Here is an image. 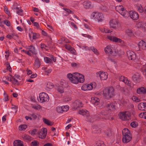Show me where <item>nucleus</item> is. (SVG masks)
I'll return each mask as SVG.
<instances>
[{
    "label": "nucleus",
    "mask_w": 146,
    "mask_h": 146,
    "mask_svg": "<svg viewBox=\"0 0 146 146\" xmlns=\"http://www.w3.org/2000/svg\"><path fill=\"white\" fill-rule=\"evenodd\" d=\"M67 77L72 83L74 84H77L79 82L83 83L85 80L84 76L77 72L74 73L72 74H68Z\"/></svg>",
    "instance_id": "nucleus-1"
},
{
    "label": "nucleus",
    "mask_w": 146,
    "mask_h": 146,
    "mask_svg": "<svg viewBox=\"0 0 146 146\" xmlns=\"http://www.w3.org/2000/svg\"><path fill=\"white\" fill-rule=\"evenodd\" d=\"M123 135V142L127 143L129 142L131 139V134L127 128H125L122 131Z\"/></svg>",
    "instance_id": "nucleus-2"
},
{
    "label": "nucleus",
    "mask_w": 146,
    "mask_h": 146,
    "mask_svg": "<svg viewBox=\"0 0 146 146\" xmlns=\"http://www.w3.org/2000/svg\"><path fill=\"white\" fill-rule=\"evenodd\" d=\"M115 9L123 17L127 18L129 17V13L122 5H119L116 6L115 7Z\"/></svg>",
    "instance_id": "nucleus-3"
},
{
    "label": "nucleus",
    "mask_w": 146,
    "mask_h": 146,
    "mask_svg": "<svg viewBox=\"0 0 146 146\" xmlns=\"http://www.w3.org/2000/svg\"><path fill=\"white\" fill-rule=\"evenodd\" d=\"M104 51L108 55L114 56L118 54V52L114 48L113 46L108 45L105 47Z\"/></svg>",
    "instance_id": "nucleus-4"
},
{
    "label": "nucleus",
    "mask_w": 146,
    "mask_h": 146,
    "mask_svg": "<svg viewBox=\"0 0 146 146\" xmlns=\"http://www.w3.org/2000/svg\"><path fill=\"white\" fill-rule=\"evenodd\" d=\"M91 18L98 22H102L104 19L103 14L101 13L98 12H94L92 13L91 15Z\"/></svg>",
    "instance_id": "nucleus-5"
},
{
    "label": "nucleus",
    "mask_w": 146,
    "mask_h": 146,
    "mask_svg": "<svg viewBox=\"0 0 146 146\" xmlns=\"http://www.w3.org/2000/svg\"><path fill=\"white\" fill-rule=\"evenodd\" d=\"M104 97L106 99L112 97L114 95V91L113 88L111 87L106 88L103 91Z\"/></svg>",
    "instance_id": "nucleus-6"
},
{
    "label": "nucleus",
    "mask_w": 146,
    "mask_h": 146,
    "mask_svg": "<svg viewBox=\"0 0 146 146\" xmlns=\"http://www.w3.org/2000/svg\"><path fill=\"white\" fill-rule=\"evenodd\" d=\"M119 117L122 120H128L130 118L131 114L129 111L122 112L119 114Z\"/></svg>",
    "instance_id": "nucleus-7"
},
{
    "label": "nucleus",
    "mask_w": 146,
    "mask_h": 146,
    "mask_svg": "<svg viewBox=\"0 0 146 146\" xmlns=\"http://www.w3.org/2000/svg\"><path fill=\"white\" fill-rule=\"evenodd\" d=\"M39 101L41 103H43L48 100L49 97L47 94L45 93H41L39 94Z\"/></svg>",
    "instance_id": "nucleus-8"
},
{
    "label": "nucleus",
    "mask_w": 146,
    "mask_h": 146,
    "mask_svg": "<svg viewBox=\"0 0 146 146\" xmlns=\"http://www.w3.org/2000/svg\"><path fill=\"white\" fill-rule=\"evenodd\" d=\"M79 113L83 116H85L86 117L87 120L89 121L90 122L92 121L91 119V117L89 115L88 111L86 110L83 109L80 110L79 111Z\"/></svg>",
    "instance_id": "nucleus-9"
},
{
    "label": "nucleus",
    "mask_w": 146,
    "mask_h": 146,
    "mask_svg": "<svg viewBox=\"0 0 146 146\" xmlns=\"http://www.w3.org/2000/svg\"><path fill=\"white\" fill-rule=\"evenodd\" d=\"M110 26L111 27L117 29L120 27V24L115 20H111L110 22Z\"/></svg>",
    "instance_id": "nucleus-10"
},
{
    "label": "nucleus",
    "mask_w": 146,
    "mask_h": 146,
    "mask_svg": "<svg viewBox=\"0 0 146 146\" xmlns=\"http://www.w3.org/2000/svg\"><path fill=\"white\" fill-rule=\"evenodd\" d=\"M47 133V130L46 128H42L38 133V137L40 138L44 139L46 138Z\"/></svg>",
    "instance_id": "nucleus-11"
},
{
    "label": "nucleus",
    "mask_w": 146,
    "mask_h": 146,
    "mask_svg": "<svg viewBox=\"0 0 146 146\" xmlns=\"http://www.w3.org/2000/svg\"><path fill=\"white\" fill-rule=\"evenodd\" d=\"M119 79L120 81L124 82L126 84V85L130 86V87H132V84L131 82L128 80L127 78L124 77V76H119Z\"/></svg>",
    "instance_id": "nucleus-12"
},
{
    "label": "nucleus",
    "mask_w": 146,
    "mask_h": 146,
    "mask_svg": "<svg viewBox=\"0 0 146 146\" xmlns=\"http://www.w3.org/2000/svg\"><path fill=\"white\" fill-rule=\"evenodd\" d=\"M50 58L47 57L44 58V60L45 62L47 63H51L53 60L54 62L56 61V58L54 57L53 55H50Z\"/></svg>",
    "instance_id": "nucleus-13"
},
{
    "label": "nucleus",
    "mask_w": 146,
    "mask_h": 146,
    "mask_svg": "<svg viewBox=\"0 0 146 146\" xmlns=\"http://www.w3.org/2000/svg\"><path fill=\"white\" fill-rule=\"evenodd\" d=\"M98 76H99L102 80H105L108 78V74L107 72H99L97 74Z\"/></svg>",
    "instance_id": "nucleus-14"
},
{
    "label": "nucleus",
    "mask_w": 146,
    "mask_h": 146,
    "mask_svg": "<svg viewBox=\"0 0 146 146\" xmlns=\"http://www.w3.org/2000/svg\"><path fill=\"white\" fill-rule=\"evenodd\" d=\"M130 16L131 18L133 20H137L139 18V15L137 12L133 11H131L129 13V16Z\"/></svg>",
    "instance_id": "nucleus-15"
},
{
    "label": "nucleus",
    "mask_w": 146,
    "mask_h": 146,
    "mask_svg": "<svg viewBox=\"0 0 146 146\" xmlns=\"http://www.w3.org/2000/svg\"><path fill=\"white\" fill-rule=\"evenodd\" d=\"M127 55L129 60H134L136 58L135 54L133 51H129L127 52Z\"/></svg>",
    "instance_id": "nucleus-16"
},
{
    "label": "nucleus",
    "mask_w": 146,
    "mask_h": 146,
    "mask_svg": "<svg viewBox=\"0 0 146 146\" xmlns=\"http://www.w3.org/2000/svg\"><path fill=\"white\" fill-rule=\"evenodd\" d=\"M133 81L136 83H139L141 80L140 76L138 73L134 74L132 77Z\"/></svg>",
    "instance_id": "nucleus-17"
},
{
    "label": "nucleus",
    "mask_w": 146,
    "mask_h": 146,
    "mask_svg": "<svg viewBox=\"0 0 146 146\" xmlns=\"http://www.w3.org/2000/svg\"><path fill=\"white\" fill-rule=\"evenodd\" d=\"M73 109L74 110H77L78 108L82 106L81 102L79 100L76 101L73 104Z\"/></svg>",
    "instance_id": "nucleus-18"
},
{
    "label": "nucleus",
    "mask_w": 146,
    "mask_h": 146,
    "mask_svg": "<svg viewBox=\"0 0 146 146\" xmlns=\"http://www.w3.org/2000/svg\"><path fill=\"white\" fill-rule=\"evenodd\" d=\"M107 38L110 40L116 42H123L121 39L114 36L108 35L107 36Z\"/></svg>",
    "instance_id": "nucleus-19"
},
{
    "label": "nucleus",
    "mask_w": 146,
    "mask_h": 146,
    "mask_svg": "<svg viewBox=\"0 0 146 146\" xmlns=\"http://www.w3.org/2000/svg\"><path fill=\"white\" fill-rule=\"evenodd\" d=\"M100 101L99 99L96 97H92L91 98V102L95 105H98L100 103Z\"/></svg>",
    "instance_id": "nucleus-20"
},
{
    "label": "nucleus",
    "mask_w": 146,
    "mask_h": 146,
    "mask_svg": "<svg viewBox=\"0 0 146 146\" xmlns=\"http://www.w3.org/2000/svg\"><path fill=\"white\" fill-rule=\"evenodd\" d=\"M27 49L28 50L27 51H29L31 53H32L34 54H36V53L35 47L33 46H29L27 48Z\"/></svg>",
    "instance_id": "nucleus-21"
},
{
    "label": "nucleus",
    "mask_w": 146,
    "mask_h": 146,
    "mask_svg": "<svg viewBox=\"0 0 146 146\" xmlns=\"http://www.w3.org/2000/svg\"><path fill=\"white\" fill-rule=\"evenodd\" d=\"M138 109L141 110L146 111V103H141L138 106Z\"/></svg>",
    "instance_id": "nucleus-22"
},
{
    "label": "nucleus",
    "mask_w": 146,
    "mask_h": 146,
    "mask_svg": "<svg viewBox=\"0 0 146 146\" xmlns=\"http://www.w3.org/2000/svg\"><path fill=\"white\" fill-rule=\"evenodd\" d=\"M138 46L139 48L144 50L146 49V43L142 40L140 41L138 44Z\"/></svg>",
    "instance_id": "nucleus-23"
},
{
    "label": "nucleus",
    "mask_w": 146,
    "mask_h": 146,
    "mask_svg": "<svg viewBox=\"0 0 146 146\" xmlns=\"http://www.w3.org/2000/svg\"><path fill=\"white\" fill-rule=\"evenodd\" d=\"M86 85L88 90H91L92 89L95 88L96 86V84L94 82H93L91 83L90 84H87Z\"/></svg>",
    "instance_id": "nucleus-24"
},
{
    "label": "nucleus",
    "mask_w": 146,
    "mask_h": 146,
    "mask_svg": "<svg viewBox=\"0 0 146 146\" xmlns=\"http://www.w3.org/2000/svg\"><path fill=\"white\" fill-rule=\"evenodd\" d=\"M107 107L110 110L113 111L115 109V104L113 102L108 104Z\"/></svg>",
    "instance_id": "nucleus-25"
},
{
    "label": "nucleus",
    "mask_w": 146,
    "mask_h": 146,
    "mask_svg": "<svg viewBox=\"0 0 146 146\" xmlns=\"http://www.w3.org/2000/svg\"><path fill=\"white\" fill-rule=\"evenodd\" d=\"M83 5L84 7L86 9L91 8L93 6L91 3L89 1H85L83 3Z\"/></svg>",
    "instance_id": "nucleus-26"
},
{
    "label": "nucleus",
    "mask_w": 146,
    "mask_h": 146,
    "mask_svg": "<svg viewBox=\"0 0 146 146\" xmlns=\"http://www.w3.org/2000/svg\"><path fill=\"white\" fill-rule=\"evenodd\" d=\"M125 33L129 37H131L133 36V32L130 29H128L125 31Z\"/></svg>",
    "instance_id": "nucleus-27"
},
{
    "label": "nucleus",
    "mask_w": 146,
    "mask_h": 146,
    "mask_svg": "<svg viewBox=\"0 0 146 146\" xmlns=\"http://www.w3.org/2000/svg\"><path fill=\"white\" fill-rule=\"evenodd\" d=\"M137 93L139 94H146V88L143 87H141L138 89L137 90Z\"/></svg>",
    "instance_id": "nucleus-28"
},
{
    "label": "nucleus",
    "mask_w": 146,
    "mask_h": 146,
    "mask_svg": "<svg viewBox=\"0 0 146 146\" xmlns=\"http://www.w3.org/2000/svg\"><path fill=\"white\" fill-rule=\"evenodd\" d=\"M138 27L142 28L144 30H146V24L144 22H139L137 24Z\"/></svg>",
    "instance_id": "nucleus-29"
},
{
    "label": "nucleus",
    "mask_w": 146,
    "mask_h": 146,
    "mask_svg": "<svg viewBox=\"0 0 146 146\" xmlns=\"http://www.w3.org/2000/svg\"><path fill=\"white\" fill-rule=\"evenodd\" d=\"M14 146H23L22 142L19 140H16L13 142Z\"/></svg>",
    "instance_id": "nucleus-30"
},
{
    "label": "nucleus",
    "mask_w": 146,
    "mask_h": 146,
    "mask_svg": "<svg viewBox=\"0 0 146 146\" xmlns=\"http://www.w3.org/2000/svg\"><path fill=\"white\" fill-rule=\"evenodd\" d=\"M54 86L50 82H48L46 86V90L49 91L50 89H51L53 88Z\"/></svg>",
    "instance_id": "nucleus-31"
},
{
    "label": "nucleus",
    "mask_w": 146,
    "mask_h": 146,
    "mask_svg": "<svg viewBox=\"0 0 146 146\" xmlns=\"http://www.w3.org/2000/svg\"><path fill=\"white\" fill-rule=\"evenodd\" d=\"M22 137L24 140L26 141H31V137L29 135L26 134L23 135Z\"/></svg>",
    "instance_id": "nucleus-32"
},
{
    "label": "nucleus",
    "mask_w": 146,
    "mask_h": 146,
    "mask_svg": "<svg viewBox=\"0 0 146 146\" xmlns=\"http://www.w3.org/2000/svg\"><path fill=\"white\" fill-rule=\"evenodd\" d=\"M32 36V38L33 39L35 40L38 38V35L35 33H31L29 34V36L31 39V36Z\"/></svg>",
    "instance_id": "nucleus-33"
},
{
    "label": "nucleus",
    "mask_w": 146,
    "mask_h": 146,
    "mask_svg": "<svg viewBox=\"0 0 146 146\" xmlns=\"http://www.w3.org/2000/svg\"><path fill=\"white\" fill-rule=\"evenodd\" d=\"M139 66L140 68L141 69L142 72L144 75L146 73V64L143 65H141Z\"/></svg>",
    "instance_id": "nucleus-34"
},
{
    "label": "nucleus",
    "mask_w": 146,
    "mask_h": 146,
    "mask_svg": "<svg viewBox=\"0 0 146 146\" xmlns=\"http://www.w3.org/2000/svg\"><path fill=\"white\" fill-rule=\"evenodd\" d=\"M40 65V63L39 60L38 58H37L35 60L34 65L36 68H38Z\"/></svg>",
    "instance_id": "nucleus-35"
},
{
    "label": "nucleus",
    "mask_w": 146,
    "mask_h": 146,
    "mask_svg": "<svg viewBox=\"0 0 146 146\" xmlns=\"http://www.w3.org/2000/svg\"><path fill=\"white\" fill-rule=\"evenodd\" d=\"M17 13L19 15L21 16L23 15V10L19 8L18 7H16Z\"/></svg>",
    "instance_id": "nucleus-36"
},
{
    "label": "nucleus",
    "mask_w": 146,
    "mask_h": 146,
    "mask_svg": "<svg viewBox=\"0 0 146 146\" xmlns=\"http://www.w3.org/2000/svg\"><path fill=\"white\" fill-rule=\"evenodd\" d=\"M100 30L102 32H105V33H110L111 32L110 31L105 27L100 28Z\"/></svg>",
    "instance_id": "nucleus-37"
},
{
    "label": "nucleus",
    "mask_w": 146,
    "mask_h": 146,
    "mask_svg": "<svg viewBox=\"0 0 146 146\" xmlns=\"http://www.w3.org/2000/svg\"><path fill=\"white\" fill-rule=\"evenodd\" d=\"M32 107L33 108L38 110H40L42 108L38 104L33 105Z\"/></svg>",
    "instance_id": "nucleus-38"
},
{
    "label": "nucleus",
    "mask_w": 146,
    "mask_h": 146,
    "mask_svg": "<svg viewBox=\"0 0 146 146\" xmlns=\"http://www.w3.org/2000/svg\"><path fill=\"white\" fill-rule=\"evenodd\" d=\"M43 121L45 124L48 125H53V123L52 122L46 119H43Z\"/></svg>",
    "instance_id": "nucleus-39"
},
{
    "label": "nucleus",
    "mask_w": 146,
    "mask_h": 146,
    "mask_svg": "<svg viewBox=\"0 0 146 146\" xmlns=\"http://www.w3.org/2000/svg\"><path fill=\"white\" fill-rule=\"evenodd\" d=\"M137 9L140 13H142L144 11L141 5H138L137 6Z\"/></svg>",
    "instance_id": "nucleus-40"
},
{
    "label": "nucleus",
    "mask_w": 146,
    "mask_h": 146,
    "mask_svg": "<svg viewBox=\"0 0 146 146\" xmlns=\"http://www.w3.org/2000/svg\"><path fill=\"white\" fill-rule=\"evenodd\" d=\"M123 92L124 94L127 95L129 93V90L126 88H123Z\"/></svg>",
    "instance_id": "nucleus-41"
},
{
    "label": "nucleus",
    "mask_w": 146,
    "mask_h": 146,
    "mask_svg": "<svg viewBox=\"0 0 146 146\" xmlns=\"http://www.w3.org/2000/svg\"><path fill=\"white\" fill-rule=\"evenodd\" d=\"M27 127V126L26 125H22L19 127V129L20 130H24Z\"/></svg>",
    "instance_id": "nucleus-42"
},
{
    "label": "nucleus",
    "mask_w": 146,
    "mask_h": 146,
    "mask_svg": "<svg viewBox=\"0 0 146 146\" xmlns=\"http://www.w3.org/2000/svg\"><path fill=\"white\" fill-rule=\"evenodd\" d=\"M63 112L67 111L69 109V107L68 105L63 106H62Z\"/></svg>",
    "instance_id": "nucleus-43"
},
{
    "label": "nucleus",
    "mask_w": 146,
    "mask_h": 146,
    "mask_svg": "<svg viewBox=\"0 0 146 146\" xmlns=\"http://www.w3.org/2000/svg\"><path fill=\"white\" fill-rule=\"evenodd\" d=\"M56 110L59 113L63 112L62 106H58L57 107Z\"/></svg>",
    "instance_id": "nucleus-44"
},
{
    "label": "nucleus",
    "mask_w": 146,
    "mask_h": 146,
    "mask_svg": "<svg viewBox=\"0 0 146 146\" xmlns=\"http://www.w3.org/2000/svg\"><path fill=\"white\" fill-rule=\"evenodd\" d=\"M63 9L66 12L68 13V14H73L74 13L73 11H71L70 9L66 8H63Z\"/></svg>",
    "instance_id": "nucleus-45"
},
{
    "label": "nucleus",
    "mask_w": 146,
    "mask_h": 146,
    "mask_svg": "<svg viewBox=\"0 0 146 146\" xmlns=\"http://www.w3.org/2000/svg\"><path fill=\"white\" fill-rule=\"evenodd\" d=\"M91 50L93 51L94 53L96 55H98L99 54L98 52L97 49L93 47H91Z\"/></svg>",
    "instance_id": "nucleus-46"
},
{
    "label": "nucleus",
    "mask_w": 146,
    "mask_h": 146,
    "mask_svg": "<svg viewBox=\"0 0 146 146\" xmlns=\"http://www.w3.org/2000/svg\"><path fill=\"white\" fill-rule=\"evenodd\" d=\"M3 23L7 26L9 27L11 26V23L10 22L7 20H5L3 21Z\"/></svg>",
    "instance_id": "nucleus-47"
},
{
    "label": "nucleus",
    "mask_w": 146,
    "mask_h": 146,
    "mask_svg": "<svg viewBox=\"0 0 146 146\" xmlns=\"http://www.w3.org/2000/svg\"><path fill=\"white\" fill-rule=\"evenodd\" d=\"M57 90L60 93L63 92L64 89L63 87L62 86H59L57 89Z\"/></svg>",
    "instance_id": "nucleus-48"
},
{
    "label": "nucleus",
    "mask_w": 146,
    "mask_h": 146,
    "mask_svg": "<svg viewBox=\"0 0 146 146\" xmlns=\"http://www.w3.org/2000/svg\"><path fill=\"white\" fill-rule=\"evenodd\" d=\"M146 112L141 113L139 115V117L146 119Z\"/></svg>",
    "instance_id": "nucleus-49"
},
{
    "label": "nucleus",
    "mask_w": 146,
    "mask_h": 146,
    "mask_svg": "<svg viewBox=\"0 0 146 146\" xmlns=\"http://www.w3.org/2000/svg\"><path fill=\"white\" fill-rule=\"evenodd\" d=\"M132 100L133 101L136 102H139L140 101V99L135 96H134L132 98Z\"/></svg>",
    "instance_id": "nucleus-50"
},
{
    "label": "nucleus",
    "mask_w": 146,
    "mask_h": 146,
    "mask_svg": "<svg viewBox=\"0 0 146 146\" xmlns=\"http://www.w3.org/2000/svg\"><path fill=\"white\" fill-rule=\"evenodd\" d=\"M15 34L14 33H11V34H8L7 35V37L9 39H11L13 38L14 36H15Z\"/></svg>",
    "instance_id": "nucleus-51"
},
{
    "label": "nucleus",
    "mask_w": 146,
    "mask_h": 146,
    "mask_svg": "<svg viewBox=\"0 0 146 146\" xmlns=\"http://www.w3.org/2000/svg\"><path fill=\"white\" fill-rule=\"evenodd\" d=\"M40 47L42 49H45L46 50H47V49H46V48H47V46L45 45L44 44H40Z\"/></svg>",
    "instance_id": "nucleus-52"
},
{
    "label": "nucleus",
    "mask_w": 146,
    "mask_h": 146,
    "mask_svg": "<svg viewBox=\"0 0 146 146\" xmlns=\"http://www.w3.org/2000/svg\"><path fill=\"white\" fill-rule=\"evenodd\" d=\"M6 65L7 67V70H9V72H11L12 71V69L11 67L10 66V65L9 63L8 62H7L6 64Z\"/></svg>",
    "instance_id": "nucleus-53"
},
{
    "label": "nucleus",
    "mask_w": 146,
    "mask_h": 146,
    "mask_svg": "<svg viewBox=\"0 0 146 146\" xmlns=\"http://www.w3.org/2000/svg\"><path fill=\"white\" fill-rule=\"evenodd\" d=\"M11 81L14 84H18V81L14 78H12Z\"/></svg>",
    "instance_id": "nucleus-54"
},
{
    "label": "nucleus",
    "mask_w": 146,
    "mask_h": 146,
    "mask_svg": "<svg viewBox=\"0 0 146 146\" xmlns=\"http://www.w3.org/2000/svg\"><path fill=\"white\" fill-rule=\"evenodd\" d=\"M70 51L72 54L74 55H76V51L74 48L72 47Z\"/></svg>",
    "instance_id": "nucleus-55"
},
{
    "label": "nucleus",
    "mask_w": 146,
    "mask_h": 146,
    "mask_svg": "<svg viewBox=\"0 0 146 146\" xmlns=\"http://www.w3.org/2000/svg\"><path fill=\"white\" fill-rule=\"evenodd\" d=\"M130 125L132 127L135 128L137 125V123L135 121H133L131 123Z\"/></svg>",
    "instance_id": "nucleus-56"
},
{
    "label": "nucleus",
    "mask_w": 146,
    "mask_h": 146,
    "mask_svg": "<svg viewBox=\"0 0 146 146\" xmlns=\"http://www.w3.org/2000/svg\"><path fill=\"white\" fill-rule=\"evenodd\" d=\"M4 11L8 15L10 14V12L9 10H8V8L5 6L4 7Z\"/></svg>",
    "instance_id": "nucleus-57"
},
{
    "label": "nucleus",
    "mask_w": 146,
    "mask_h": 146,
    "mask_svg": "<svg viewBox=\"0 0 146 146\" xmlns=\"http://www.w3.org/2000/svg\"><path fill=\"white\" fill-rule=\"evenodd\" d=\"M64 47L66 49L69 51L72 48L70 45L68 44H66L65 45Z\"/></svg>",
    "instance_id": "nucleus-58"
},
{
    "label": "nucleus",
    "mask_w": 146,
    "mask_h": 146,
    "mask_svg": "<svg viewBox=\"0 0 146 146\" xmlns=\"http://www.w3.org/2000/svg\"><path fill=\"white\" fill-rule=\"evenodd\" d=\"M81 89L84 91L88 90L87 85L86 84L83 85L81 87Z\"/></svg>",
    "instance_id": "nucleus-59"
},
{
    "label": "nucleus",
    "mask_w": 146,
    "mask_h": 146,
    "mask_svg": "<svg viewBox=\"0 0 146 146\" xmlns=\"http://www.w3.org/2000/svg\"><path fill=\"white\" fill-rule=\"evenodd\" d=\"M82 35L84 37H88L89 39H92V37L89 35L86 34H82Z\"/></svg>",
    "instance_id": "nucleus-60"
},
{
    "label": "nucleus",
    "mask_w": 146,
    "mask_h": 146,
    "mask_svg": "<svg viewBox=\"0 0 146 146\" xmlns=\"http://www.w3.org/2000/svg\"><path fill=\"white\" fill-rule=\"evenodd\" d=\"M106 135L108 137L111 135V133L110 130L108 131L106 133Z\"/></svg>",
    "instance_id": "nucleus-61"
},
{
    "label": "nucleus",
    "mask_w": 146,
    "mask_h": 146,
    "mask_svg": "<svg viewBox=\"0 0 146 146\" xmlns=\"http://www.w3.org/2000/svg\"><path fill=\"white\" fill-rule=\"evenodd\" d=\"M84 49L86 50H91V47L89 48L88 46H82V49Z\"/></svg>",
    "instance_id": "nucleus-62"
},
{
    "label": "nucleus",
    "mask_w": 146,
    "mask_h": 146,
    "mask_svg": "<svg viewBox=\"0 0 146 146\" xmlns=\"http://www.w3.org/2000/svg\"><path fill=\"white\" fill-rule=\"evenodd\" d=\"M22 51L24 52L25 53L29 56H31V54L30 52H29V51H26L24 50H23Z\"/></svg>",
    "instance_id": "nucleus-63"
},
{
    "label": "nucleus",
    "mask_w": 146,
    "mask_h": 146,
    "mask_svg": "<svg viewBox=\"0 0 146 146\" xmlns=\"http://www.w3.org/2000/svg\"><path fill=\"white\" fill-rule=\"evenodd\" d=\"M36 132V129H34L32 130L31 132V134L32 135L35 134Z\"/></svg>",
    "instance_id": "nucleus-64"
}]
</instances>
